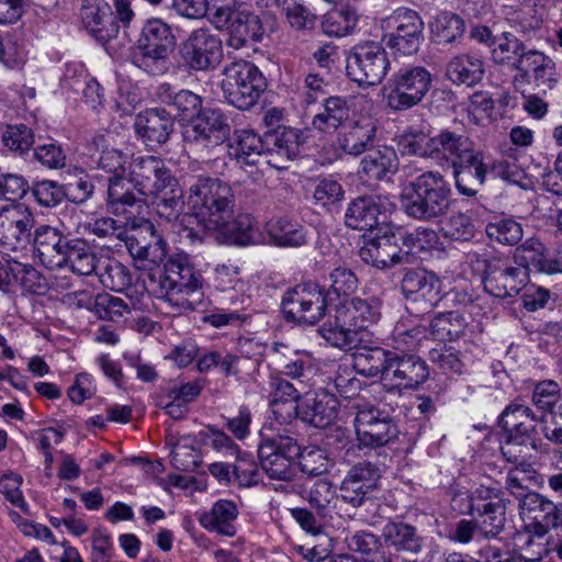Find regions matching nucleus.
Segmentation results:
<instances>
[{
    "mask_svg": "<svg viewBox=\"0 0 562 562\" xmlns=\"http://www.w3.org/2000/svg\"><path fill=\"white\" fill-rule=\"evenodd\" d=\"M330 286L327 294L316 283H304L286 291L281 308L288 322L315 325L327 307V295L350 296L358 289L356 273L347 267H337L329 273Z\"/></svg>",
    "mask_w": 562,
    "mask_h": 562,
    "instance_id": "obj_1",
    "label": "nucleus"
},
{
    "mask_svg": "<svg viewBox=\"0 0 562 562\" xmlns=\"http://www.w3.org/2000/svg\"><path fill=\"white\" fill-rule=\"evenodd\" d=\"M123 214V220L108 217V249L121 251L125 248L134 260L155 265L162 262L167 256V243L154 224L147 220H131L132 213Z\"/></svg>",
    "mask_w": 562,
    "mask_h": 562,
    "instance_id": "obj_2",
    "label": "nucleus"
},
{
    "mask_svg": "<svg viewBox=\"0 0 562 562\" xmlns=\"http://www.w3.org/2000/svg\"><path fill=\"white\" fill-rule=\"evenodd\" d=\"M203 277L184 252L168 257L159 278L157 297L176 311H193L203 305Z\"/></svg>",
    "mask_w": 562,
    "mask_h": 562,
    "instance_id": "obj_3",
    "label": "nucleus"
},
{
    "mask_svg": "<svg viewBox=\"0 0 562 562\" xmlns=\"http://www.w3.org/2000/svg\"><path fill=\"white\" fill-rule=\"evenodd\" d=\"M451 195L448 180L439 171L428 170L408 181L402 204L407 216L428 222L447 213Z\"/></svg>",
    "mask_w": 562,
    "mask_h": 562,
    "instance_id": "obj_4",
    "label": "nucleus"
},
{
    "mask_svg": "<svg viewBox=\"0 0 562 562\" xmlns=\"http://www.w3.org/2000/svg\"><path fill=\"white\" fill-rule=\"evenodd\" d=\"M546 423V414L536 413L519 401L509 403L498 416L497 423L502 429L501 453L504 459L509 463H518L529 446L536 449L538 427Z\"/></svg>",
    "mask_w": 562,
    "mask_h": 562,
    "instance_id": "obj_5",
    "label": "nucleus"
},
{
    "mask_svg": "<svg viewBox=\"0 0 562 562\" xmlns=\"http://www.w3.org/2000/svg\"><path fill=\"white\" fill-rule=\"evenodd\" d=\"M176 45L170 24L160 18L148 19L142 27L132 61L150 76H161L169 70L170 55Z\"/></svg>",
    "mask_w": 562,
    "mask_h": 562,
    "instance_id": "obj_6",
    "label": "nucleus"
},
{
    "mask_svg": "<svg viewBox=\"0 0 562 562\" xmlns=\"http://www.w3.org/2000/svg\"><path fill=\"white\" fill-rule=\"evenodd\" d=\"M235 196L231 186L217 178L198 177L189 188L188 207L206 222L209 228L223 224L234 213Z\"/></svg>",
    "mask_w": 562,
    "mask_h": 562,
    "instance_id": "obj_7",
    "label": "nucleus"
},
{
    "mask_svg": "<svg viewBox=\"0 0 562 562\" xmlns=\"http://www.w3.org/2000/svg\"><path fill=\"white\" fill-rule=\"evenodd\" d=\"M475 265L482 269L484 290L495 297H513L529 281V269L502 255L476 256Z\"/></svg>",
    "mask_w": 562,
    "mask_h": 562,
    "instance_id": "obj_8",
    "label": "nucleus"
},
{
    "mask_svg": "<svg viewBox=\"0 0 562 562\" xmlns=\"http://www.w3.org/2000/svg\"><path fill=\"white\" fill-rule=\"evenodd\" d=\"M222 90L227 102L239 110L254 106L267 88V80L252 63L240 59L223 69Z\"/></svg>",
    "mask_w": 562,
    "mask_h": 562,
    "instance_id": "obj_9",
    "label": "nucleus"
},
{
    "mask_svg": "<svg viewBox=\"0 0 562 562\" xmlns=\"http://www.w3.org/2000/svg\"><path fill=\"white\" fill-rule=\"evenodd\" d=\"M258 458L261 469L271 480L291 482L295 476L293 459L300 452L296 440L288 435L262 428L259 432Z\"/></svg>",
    "mask_w": 562,
    "mask_h": 562,
    "instance_id": "obj_10",
    "label": "nucleus"
},
{
    "mask_svg": "<svg viewBox=\"0 0 562 562\" xmlns=\"http://www.w3.org/2000/svg\"><path fill=\"white\" fill-rule=\"evenodd\" d=\"M389 66L385 49L373 41L355 45L346 57L347 76L360 87L380 83L385 77Z\"/></svg>",
    "mask_w": 562,
    "mask_h": 562,
    "instance_id": "obj_11",
    "label": "nucleus"
},
{
    "mask_svg": "<svg viewBox=\"0 0 562 562\" xmlns=\"http://www.w3.org/2000/svg\"><path fill=\"white\" fill-rule=\"evenodd\" d=\"M428 376V366L420 357L404 351H392L383 372L382 387L385 395L382 401H386V395L402 396L403 390L418 387Z\"/></svg>",
    "mask_w": 562,
    "mask_h": 562,
    "instance_id": "obj_12",
    "label": "nucleus"
},
{
    "mask_svg": "<svg viewBox=\"0 0 562 562\" xmlns=\"http://www.w3.org/2000/svg\"><path fill=\"white\" fill-rule=\"evenodd\" d=\"M355 297L345 299L334 308V315L318 328V334L333 347L351 350L363 341V325L357 315Z\"/></svg>",
    "mask_w": 562,
    "mask_h": 562,
    "instance_id": "obj_13",
    "label": "nucleus"
},
{
    "mask_svg": "<svg viewBox=\"0 0 562 562\" xmlns=\"http://www.w3.org/2000/svg\"><path fill=\"white\" fill-rule=\"evenodd\" d=\"M431 74L422 66L403 68L390 80L387 105L397 112L419 104L431 87Z\"/></svg>",
    "mask_w": 562,
    "mask_h": 562,
    "instance_id": "obj_14",
    "label": "nucleus"
},
{
    "mask_svg": "<svg viewBox=\"0 0 562 562\" xmlns=\"http://www.w3.org/2000/svg\"><path fill=\"white\" fill-rule=\"evenodd\" d=\"M440 288V280L434 272L422 268L403 270L401 292L407 310L416 316L430 312L438 304Z\"/></svg>",
    "mask_w": 562,
    "mask_h": 562,
    "instance_id": "obj_15",
    "label": "nucleus"
},
{
    "mask_svg": "<svg viewBox=\"0 0 562 562\" xmlns=\"http://www.w3.org/2000/svg\"><path fill=\"white\" fill-rule=\"evenodd\" d=\"M383 23L389 30L382 36L386 47L403 55L417 53L424 40V22L416 11L398 9Z\"/></svg>",
    "mask_w": 562,
    "mask_h": 562,
    "instance_id": "obj_16",
    "label": "nucleus"
},
{
    "mask_svg": "<svg viewBox=\"0 0 562 562\" xmlns=\"http://www.w3.org/2000/svg\"><path fill=\"white\" fill-rule=\"evenodd\" d=\"M131 156L123 149L108 150V214L133 213L137 200L126 178L133 168Z\"/></svg>",
    "mask_w": 562,
    "mask_h": 562,
    "instance_id": "obj_17",
    "label": "nucleus"
},
{
    "mask_svg": "<svg viewBox=\"0 0 562 562\" xmlns=\"http://www.w3.org/2000/svg\"><path fill=\"white\" fill-rule=\"evenodd\" d=\"M35 217L23 203H8L0 209V246L8 251L26 249L33 238Z\"/></svg>",
    "mask_w": 562,
    "mask_h": 562,
    "instance_id": "obj_18",
    "label": "nucleus"
},
{
    "mask_svg": "<svg viewBox=\"0 0 562 562\" xmlns=\"http://www.w3.org/2000/svg\"><path fill=\"white\" fill-rule=\"evenodd\" d=\"M227 117L218 109L205 108L182 128L183 142L190 146L215 147L229 136Z\"/></svg>",
    "mask_w": 562,
    "mask_h": 562,
    "instance_id": "obj_19",
    "label": "nucleus"
},
{
    "mask_svg": "<svg viewBox=\"0 0 562 562\" xmlns=\"http://www.w3.org/2000/svg\"><path fill=\"white\" fill-rule=\"evenodd\" d=\"M180 54L190 70L214 69L222 59V41L207 29H196L181 43Z\"/></svg>",
    "mask_w": 562,
    "mask_h": 562,
    "instance_id": "obj_20",
    "label": "nucleus"
},
{
    "mask_svg": "<svg viewBox=\"0 0 562 562\" xmlns=\"http://www.w3.org/2000/svg\"><path fill=\"white\" fill-rule=\"evenodd\" d=\"M355 429L359 446L367 448L386 446L398 436V428L392 416L373 406L357 413Z\"/></svg>",
    "mask_w": 562,
    "mask_h": 562,
    "instance_id": "obj_21",
    "label": "nucleus"
},
{
    "mask_svg": "<svg viewBox=\"0 0 562 562\" xmlns=\"http://www.w3.org/2000/svg\"><path fill=\"white\" fill-rule=\"evenodd\" d=\"M131 192L136 189L145 198L162 193L177 186L176 178L166 167L164 160L155 156L137 158L130 173Z\"/></svg>",
    "mask_w": 562,
    "mask_h": 562,
    "instance_id": "obj_22",
    "label": "nucleus"
},
{
    "mask_svg": "<svg viewBox=\"0 0 562 562\" xmlns=\"http://www.w3.org/2000/svg\"><path fill=\"white\" fill-rule=\"evenodd\" d=\"M397 232H392L383 227L372 236L366 237L363 246L359 250V257L362 261L372 265L379 269L391 268L404 260H407V254H403L400 248V239L396 238Z\"/></svg>",
    "mask_w": 562,
    "mask_h": 562,
    "instance_id": "obj_23",
    "label": "nucleus"
},
{
    "mask_svg": "<svg viewBox=\"0 0 562 562\" xmlns=\"http://www.w3.org/2000/svg\"><path fill=\"white\" fill-rule=\"evenodd\" d=\"M382 469L380 465L361 461L352 465L347 472L340 485V496L344 502L359 507L363 504L368 494L378 487Z\"/></svg>",
    "mask_w": 562,
    "mask_h": 562,
    "instance_id": "obj_24",
    "label": "nucleus"
},
{
    "mask_svg": "<svg viewBox=\"0 0 562 562\" xmlns=\"http://www.w3.org/2000/svg\"><path fill=\"white\" fill-rule=\"evenodd\" d=\"M558 508L559 504L538 492L527 493L519 504L521 517L529 521L526 528L538 538H542L552 529L555 530Z\"/></svg>",
    "mask_w": 562,
    "mask_h": 562,
    "instance_id": "obj_25",
    "label": "nucleus"
},
{
    "mask_svg": "<svg viewBox=\"0 0 562 562\" xmlns=\"http://www.w3.org/2000/svg\"><path fill=\"white\" fill-rule=\"evenodd\" d=\"M460 194L473 196L485 182L490 165L485 155L475 146L449 166Z\"/></svg>",
    "mask_w": 562,
    "mask_h": 562,
    "instance_id": "obj_26",
    "label": "nucleus"
},
{
    "mask_svg": "<svg viewBox=\"0 0 562 562\" xmlns=\"http://www.w3.org/2000/svg\"><path fill=\"white\" fill-rule=\"evenodd\" d=\"M390 203L379 195L361 196L353 200L345 214L346 225L352 229L382 232Z\"/></svg>",
    "mask_w": 562,
    "mask_h": 562,
    "instance_id": "obj_27",
    "label": "nucleus"
},
{
    "mask_svg": "<svg viewBox=\"0 0 562 562\" xmlns=\"http://www.w3.org/2000/svg\"><path fill=\"white\" fill-rule=\"evenodd\" d=\"M337 406L338 401L333 394L324 391L308 393L300 404H289V417L294 414L316 428H325L335 420Z\"/></svg>",
    "mask_w": 562,
    "mask_h": 562,
    "instance_id": "obj_28",
    "label": "nucleus"
},
{
    "mask_svg": "<svg viewBox=\"0 0 562 562\" xmlns=\"http://www.w3.org/2000/svg\"><path fill=\"white\" fill-rule=\"evenodd\" d=\"M554 61L536 49H529L518 74L514 77V85L519 89L524 83L533 82L539 93L546 94L557 83Z\"/></svg>",
    "mask_w": 562,
    "mask_h": 562,
    "instance_id": "obj_29",
    "label": "nucleus"
},
{
    "mask_svg": "<svg viewBox=\"0 0 562 562\" xmlns=\"http://www.w3.org/2000/svg\"><path fill=\"white\" fill-rule=\"evenodd\" d=\"M268 164L277 169L286 168L285 164L293 160L301 144V133L292 127L278 126L263 134Z\"/></svg>",
    "mask_w": 562,
    "mask_h": 562,
    "instance_id": "obj_30",
    "label": "nucleus"
},
{
    "mask_svg": "<svg viewBox=\"0 0 562 562\" xmlns=\"http://www.w3.org/2000/svg\"><path fill=\"white\" fill-rule=\"evenodd\" d=\"M475 146L461 127H446L430 136L431 159L450 166Z\"/></svg>",
    "mask_w": 562,
    "mask_h": 562,
    "instance_id": "obj_31",
    "label": "nucleus"
},
{
    "mask_svg": "<svg viewBox=\"0 0 562 562\" xmlns=\"http://www.w3.org/2000/svg\"><path fill=\"white\" fill-rule=\"evenodd\" d=\"M376 133V120L361 116L338 134L337 145L345 155L358 157L373 148Z\"/></svg>",
    "mask_w": 562,
    "mask_h": 562,
    "instance_id": "obj_32",
    "label": "nucleus"
},
{
    "mask_svg": "<svg viewBox=\"0 0 562 562\" xmlns=\"http://www.w3.org/2000/svg\"><path fill=\"white\" fill-rule=\"evenodd\" d=\"M134 126L146 146L155 147L169 139L175 122L168 111L162 108H154L139 113L135 119Z\"/></svg>",
    "mask_w": 562,
    "mask_h": 562,
    "instance_id": "obj_33",
    "label": "nucleus"
},
{
    "mask_svg": "<svg viewBox=\"0 0 562 562\" xmlns=\"http://www.w3.org/2000/svg\"><path fill=\"white\" fill-rule=\"evenodd\" d=\"M396 151L389 146L369 150L361 159L358 175L364 182L391 181L398 170Z\"/></svg>",
    "mask_w": 562,
    "mask_h": 562,
    "instance_id": "obj_34",
    "label": "nucleus"
},
{
    "mask_svg": "<svg viewBox=\"0 0 562 562\" xmlns=\"http://www.w3.org/2000/svg\"><path fill=\"white\" fill-rule=\"evenodd\" d=\"M32 240L38 259L47 269L64 268L63 254L69 239L58 229L42 225L35 229Z\"/></svg>",
    "mask_w": 562,
    "mask_h": 562,
    "instance_id": "obj_35",
    "label": "nucleus"
},
{
    "mask_svg": "<svg viewBox=\"0 0 562 562\" xmlns=\"http://www.w3.org/2000/svg\"><path fill=\"white\" fill-rule=\"evenodd\" d=\"M270 243L281 248H300L308 244V229L289 216L273 218L266 224Z\"/></svg>",
    "mask_w": 562,
    "mask_h": 562,
    "instance_id": "obj_36",
    "label": "nucleus"
},
{
    "mask_svg": "<svg viewBox=\"0 0 562 562\" xmlns=\"http://www.w3.org/2000/svg\"><path fill=\"white\" fill-rule=\"evenodd\" d=\"M228 244L248 246L259 244L261 236L256 220L247 213L226 217L223 224L214 225Z\"/></svg>",
    "mask_w": 562,
    "mask_h": 562,
    "instance_id": "obj_37",
    "label": "nucleus"
},
{
    "mask_svg": "<svg viewBox=\"0 0 562 562\" xmlns=\"http://www.w3.org/2000/svg\"><path fill=\"white\" fill-rule=\"evenodd\" d=\"M467 513L474 517L477 531L485 538H494L504 529L506 521V505L504 499L483 504L473 503L469 505Z\"/></svg>",
    "mask_w": 562,
    "mask_h": 562,
    "instance_id": "obj_38",
    "label": "nucleus"
},
{
    "mask_svg": "<svg viewBox=\"0 0 562 562\" xmlns=\"http://www.w3.org/2000/svg\"><path fill=\"white\" fill-rule=\"evenodd\" d=\"M263 136L252 130H237L227 144V154L232 159L243 165L254 166L266 155Z\"/></svg>",
    "mask_w": 562,
    "mask_h": 562,
    "instance_id": "obj_39",
    "label": "nucleus"
},
{
    "mask_svg": "<svg viewBox=\"0 0 562 562\" xmlns=\"http://www.w3.org/2000/svg\"><path fill=\"white\" fill-rule=\"evenodd\" d=\"M238 517V509L234 502L220 499L214 503L210 510L203 512L199 516V522L209 531H215L226 537L236 535L234 525Z\"/></svg>",
    "mask_w": 562,
    "mask_h": 562,
    "instance_id": "obj_40",
    "label": "nucleus"
},
{
    "mask_svg": "<svg viewBox=\"0 0 562 562\" xmlns=\"http://www.w3.org/2000/svg\"><path fill=\"white\" fill-rule=\"evenodd\" d=\"M157 99L175 108L182 120H192L202 109V99L190 90H176L168 82L160 83L156 89Z\"/></svg>",
    "mask_w": 562,
    "mask_h": 562,
    "instance_id": "obj_41",
    "label": "nucleus"
},
{
    "mask_svg": "<svg viewBox=\"0 0 562 562\" xmlns=\"http://www.w3.org/2000/svg\"><path fill=\"white\" fill-rule=\"evenodd\" d=\"M391 356L392 350L376 346H361L360 344L356 347V351L352 355V369L366 378L380 375L382 383L383 372L386 370Z\"/></svg>",
    "mask_w": 562,
    "mask_h": 562,
    "instance_id": "obj_42",
    "label": "nucleus"
},
{
    "mask_svg": "<svg viewBox=\"0 0 562 562\" xmlns=\"http://www.w3.org/2000/svg\"><path fill=\"white\" fill-rule=\"evenodd\" d=\"M382 538L386 546L395 551L417 554L424 547V538L417 529L402 521H389L382 529Z\"/></svg>",
    "mask_w": 562,
    "mask_h": 562,
    "instance_id": "obj_43",
    "label": "nucleus"
},
{
    "mask_svg": "<svg viewBox=\"0 0 562 562\" xmlns=\"http://www.w3.org/2000/svg\"><path fill=\"white\" fill-rule=\"evenodd\" d=\"M483 61L473 55L453 57L447 65V77L454 83L473 87L484 77Z\"/></svg>",
    "mask_w": 562,
    "mask_h": 562,
    "instance_id": "obj_44",
    "label": "nucleus"
},
{
    "mask_svg": "<svg viewBox=\"0 0 562 562\" xmlns=\"http://www.w3.org/2000/svg\"><path fill=\"white\" fill-rule=\"evenodd\" d=\"M227 45L239 49L251 43L260 42L263 36V27L260 18L246 9L234 27L227 33Z\"/></svg>",
    "mask_w": 562,
    "mask_h": 562,
    "instance_id": "obj_45",
    "label": "nucleus"
},
{
    "mask_svg": "<svg viewBox=\"0 0 562 562\" xmlns=\"http://www.w3.org/2000/svg\"><path fill=\"white\" fill-rule=\"evenodd\" d=\"M324 111L313 117L312 125L319 132L333 133L349 119L347 100L329 97L324 101Z\"/></svg>",
    "mask_w": 562,
    "mask_h": 562,
    "instance_id": "obj_46",
    "label": "nucleus"
},
{
    "mask_svg": "<svg viewBox=\"0 0 562 562\" xmlns=\"http://www.w3.org/2000/svg\"><path fill=\"white\" fill-rule=\"evenodd\" d=\"M358 20L357 10L349 4H342L327 12L322 22V27L328 36L342 37L355 31Z\"/></svg>",
    "mask_w": 562,
    "mask_h": 562,
    "instance_id": "obj_47",
    "label": "nucleus"
},
{
    "mask_svg": "<svg viewBox=\"0 0 562 562\" xmlns=\"http://www.w3.org/2000/svg\"><path fill=\"white\" fill-rule=\"evenodd\" d=\"M528 54L529 49L522 41L510 33H504L492 50V58L496 64L507 65L518 71Z\"/></svg>",
    "mask_w": 562,
    "mask_h": 562,
    "instance_id": "obj_48",
    "label": "nucleus"
},
{
    "mask_svg": "<svg viewBox=\"0 0 562 562\" xmlns=\"http://www.w3.org/2000/svg\"><path fill=\"white\" fill-rule=\"evenodd\" d=\"M5 269L10 279L9 285L18 283L25 291L37 295L44 294L48 289L46 279L32 266L23 265L14 259L12 262H8Z\"/></svg>",
    "mask_w": 562,
    "mask_h": 562,
    "instance_id": "obj_49",
    "label": "nucleus"
},
{
    "mask_svg": "<svg viewBox=\"0 0 562 562\" xmlns=\"http://www.w3.org/2000/svg\"><path fill=\"white\" fill-rule=\"evenodd\" d=\"M396 232V238L406 248L403 254H407V259L411 251H430L440 246L438 233L429 227L418 226L412 231L397 228Z\"/></svg>",
    "mask_w": 562,
    "mask_h": 562,
    "instance_id": "obj_50",
    "label": "nucleus"
},
{
    "mask_svg": "<svg viewBox=\"0 0 562 562\" xmlns=\"http://www.w3.org/2000/svg\"><path fill=\"white\" fill-rule=\"evenodd\" d=\"M464 317L457 311L438 313L430 322L429 337L438 340H456L465 328Z\"/></svg>",
    "mask_w": 562,
    "mask_h": 562,
    "instance_id": "obj_51",
    "label": "nucleus"
},
{
    "mask_svg": "<svg viewBox=\"0 0 562 562\" xmlns=\"http://www.w3.org/2000/svg\"><path fill=\"white\" fill-rule=\"evenodd\" d=\"M348 548L360 554V562H385L389 554L382 550L380 539L367 531H358L347 538Z\"/></svg>",
    "mask_w": 562,
    "mask_h": 562,
    "instance_id": "obj_52",
    "label": "nucleus"
},
{
    "mask_svg": "<svg viewBox=\"0 0 562 562\" xmlns=\"http://www.w3.org/2000/svg\"><path fill=\"white\" fill-rule=\"evenodd\" d=\"M464 31V21L451 12L439 13L431 25L434 38L438 44H450L460 38Z\"/></svg>",
    "mask_w": 562,
    "mask_h": 562,
    "instance_id": "obj_53",
    "label": "nucleus"
},
{
    "mask_svg": "<svg viewBox=\"0 0 562 562\" xmlns=\"http://www.w3.org/2000/svg\"><path fill=\"white\" fill-rule=\"evenodd\" d=\"M210 13L207 19L210 23L220 31H231V27L236 25V22L246 11L240 5H237L234 0H212Z\"/></svg>",
    "mask_w": 562,
    "mask_h": 562,
    "instance_id": "obj_54",
    "label": "nucleus"
},
{
    "mask_svg": "<svg viewBox=\"0 0 562 562\" xmlns=\"http://www.w3.org/2000/svg\"><path fill=\"white\" fill-rule=\"evenodd\" d=\"M486 235L502 245L514 246L522 238V226L514 218L503 217L490 222L485 227Z\"/></svg>",
    "mask_w": 562,
    "mask_h": 562,
    "instance_id": "obj_55",
    "label": "nucleus"
},
{
    "mask_svg": "<svg viewBox=\"0 0 562 562\" xmlns=\"http://www.w3.org/2000/svg\"><path fill=\"white\" fill-rule=\"evenodd\" d=\"M169 189V191L165 190L162 193L150 196V199L159 216L168 222H172L182 213L184 202L180 189H175V187Z\"/></svg>",
    "mask_w": 562,
    "mask_h": 562,
    "instance_id": "obj_56",
    "label": "nucleus"
},
{
    "mask_svg": "<svg viewBox=\"0 0 562 562\" xmlns=\"http://www.w3.org/2000/svg\"><path fill=\"white\" fill-rule=\"evenodd\" d=\"M440 229L446 238L459 241H468L475 234L472 218L462 212L453 213L443 220Z\"/></svg>",
    "mask_w": 562,
    "mask_h": 562,
    "instance_id": "obj_57",
    "label": "nucleus"
},
{
    "mask_svg": "<svg viewBox=\"0 0 562 562\" xmlns=\"http://www.w3.org/2000/svg\"><path fill=\"white\" fill-rule=\"evenodd\" d=\"M429 360L445 374H462L465 366L460 352L446 345H438L429 351Z\"/></svg>",
    "mask_w": 562,
    "mask_h": 562,
    "instance_id": "obj_58",
    "label": "nucleus"
},
{
    "mask_svg": "<svg viewBox=\"0 0 562 562\" xmlns=\"http://www.w3.org/2000/svg\"><path fill=\"white\" fill-rule=\"evenodd\" d=\"M560 400V386L553 380H543L535 385L531 401L538 408L539 414L552 412L553 407Z\"/></svg>",
    "mask_w": 562,
    "mask_h": 562,
    "instance_id": "obj_59",
    "label": "nucleus"
},
{
    "mask_svg": "<svg viewBox=\"0 0 562 562\" xmlns=\"http://www.w3.org/2000/svg\"><path fill=\"white\" fill-rule=\"evenodd\" d=\"M299 465L303 473L310 476H318L327 472L328 458L326 452L318 447H305L300 449Z\"/></svg>",
    "mask_w": 562,
    "mask_h": 562,
    "instance_id": "obj_60",
    "label": "nucleus"
},
{
    "mask_svg": "<svg viewBox=\"0 0 562 562\" xmlns=\"http://www.w3.org/2000/svg\"><path fill=\"white\" fill-rule=\"evenodd\" d=\"M428 338L429 333L427 326L416 325L407 329L397 326L393 333V351H413L420 346L423 340Z\"/></svg>",
    "mask_w": 562,
    "mask_h": 562,
    "instance_id": "obj_61",
    "label": "nucleus"
},
{
    "mask_svg": "<svg viewBox=\"0 0 562 562\" xmlns=\"http://www.w3.org/2000/svg\"><path fill=\"white\" fill-rule=\"evenodd\" d=\"M2 143L10 150L24 154L33 146L34 135L24 124L8 125L2 135Z\"/></svg>",
    "mask_w": 562,
    "mask_h": 562,
    "instance_id": "obj_62",
    "label": "nucleus"
},
{
    "mask_svg": "<svg viewBox=\"0 0 562 562\" xmlns=\"http://www.w3.org/2000/svg\"><path fill=\"white\" fill-rule=\"evenodd\" d=\"M32 195L40 205L54 207L67 198L68 191H66L64 186L55 181L43 180L34 183L32 187Z\"/></svg>",
    "mask_w": 562,
    "mask_h": 562,
    "instance_id": "obj_63",
    "label": "nucleus"
},
{
    "mask_svg": "<svg viewBox=\"0 0 562 562\" xmlns=\"http://www.w3.org/2000/svg\"><path fill=\"white\" fill-rule=\"evenodd\" d=\"M80 15L86 30L99 41L102 46H105L103 36V12L100 3L95 0H85Z\"/></svg>",
    "mask_w": 562,
    "mask_h": 562,
    "instance_id": "obj_64",
    "label": "nucleus"
}]
</instances>
